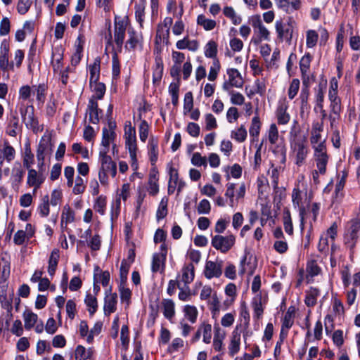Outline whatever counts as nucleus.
<instances>
[{
    "label": "nucleus",
    "instance_id": "obj_1",
    "mask_svg": "<svg viewBox=\"0 0 360 360\" xmlns=\"http://www.w3.org/2000/svg\"><path fill=\"white\" fill-rule=\"evenodd\" d=\"M128 26V20L127 19H120L117 20L115 18V25H114V35H113V41L112 37L109 30L108 37H105L107 39L108 45L112 46V42L114 41L116 45V49L114 51L121 52L122 49V45L124 43V40L125 39V32Z\"/></svg>",
    "mask_w": 360,
    "mask_h": 360
},
{
    "label": "nucleus",
    "instance_id": "obj_2",
    "mask_svg": "<svg viewBox=\"0 0 360 360\" xmlns=\"http://www.w3.org/2000/svg\"><path fill=\"white\" fill-rule=\"evenodd\" d=\"M313 158L315 161L317 169L312 173L314 180L319 178V174H323L326 171V166L329 160L326 144L314 146Z\"/></svg>",
    "mask_w": 360,
    "mask_h": 360
},
{
    "label": "nucleus",
    "instance_id": "obj_3",
    "mask_svg": "<svg viewBox=\"0 0 360 360\" xmlns=\"http://www.w3.org/2000/svg\"><path fill=\"white\" fill-rule=\"evenodd\" d=\"M250 23L253 28V36L251 42L255 45L259 44L262 41L270 40V32L264 25L259 15L252 16Z\"/></svg>",
    "mask_w": 360,
    "mask_h": 360
},
{
    "label": "nucleus",
    "instance_id": "obj_4",
    "mask_svg": "<svg viewBox=\"0 0 360 360\" xmlns=\"http://www.w3.org/2000/svg\"><path fill=\"white\" fill-rule=\"evenodd\" d=\"M236 243V236L233 234L227 236L216 235L212 237L211 244L221 253L228 252Z\"/></svg>",
    "mask_w": 360,
    "mask_h": 360
},
{
    "label": "nucleus",
    "instance_id": "obj_5",
    "mask_svg": "<svg viewBox=\"0 0 360 360\" xmlns=\"http://www.w3.org/2000/svg\"><path fill=\"white\" fill-rule=\"evenodd\" d=\"M20 113L22 120L27 129H32L34 133H37L41 130L38 120L34 115V110L32 105L21 106Z\"/></svg>",
    "mask_w": 360,
    "mask_h": 360
},
{
    "label": "nucleus",
    "instance_id": "obj_6",
    "mask_svg": "<svg viewBox=\"0 0 360 360\" xmlns=\"http://www.w3.org/2000/svg\"><path fill=\"white\" fill-rule=\"evenodd\" d=\"M291 148L295 156V164L298 166L302 165L309 154V148L307 141L304 139H297L291 143Z\"/></svg>",
    "mask_w": 360,
    "mask_h": 360
},
{
    "label": "nucleus",
    "instance_id": "obj_7",
    "mask_svg": "<svg viewBox=\"0 0 360 360\" xmlns=\"http://www.w3.org/2000/svg\"><path fill=\"white\" fill-rule=\"evenodd\" d=\"M294 21L290 18L287 22L283 20H277L275 23L276 32L278 38L281 41L290 42L292 38L294 31Z\"/></svg>",
    "mask_w": 360,
    "mask_h": 360
},
{
    "label": "nucleus",
    "instance_id": "obj_8",
    "mask_svg": "<svg viewBox=\"0 0 360 360\" xmlns=\"http://www.w3.org/2000/svg\"><path fill=\"white\" fill-rule=\"evenodd\" d=\"M223 266L224 261L219 258H217L215 261H207L203 271L205 277L207 279L219 278L223 273Z\"/></svg>",
    "mask_w": 360,
    "mask_h": 360
},
{
    "label": "nucleus",
    "instance_id": "obj_9",
    "mask_svg": "<svg viewBox=\"0 0 360 360\" xmlns=\"http://www.w3.org/2000/svg\"><path fill=\"white\" fill-rule=\"evenodd\" d=\"M311 60L312 56L309 53H305L300 59V69L302 83L312 82L315 80V77L309 73Z\"/></svg>",
    "mask_w": 360,
    "mask_h": 360
},
{
    "label": "nucleus",
    "instance_id": "obj_10",
    "mask_svg": "<svg viewBox=\"0 0 360 360\" xmlns=\"http://www.w3.org/2000/svg\"><path fill=\"white\" fill-rule=\"evenodd\" d=\"M20 127L18 113L16 110H11L6 116V134L12 137L17 136V130Z\"/></svg>",
    "mask_w": 360,
    "mask_h": 360
},
{
    "label": "nucleus",
    "instance_id": "obj_11",
    "mask_svg": "<svg viewBox=\"0 0 360 360\" xmlns=\"http://www.w3.org/2000/svg\"><path fill=\"white\" fill-rule=\"evenodd\" d=\"M103 111L98 108L97 101L94 98H91L86 109V114L89 115V121L90 123L96 124L100 122Z\"/></svg>",
    "mask_w": 360,
    "mask_h": 360
},
{
    "label": "nucleus",
    "instance_id": "obj_12",
    "mask_svg": "<svg viewBox=\"0 0 360 360\" xmlns=\"http://www.w3.org/2000/svg\"><path fill=\"white\" fill-rule=\"evenodd\" d=\"M229 82L223 84L222 88L225 91H229L231 86L241 87L243 81L240 73L237 69L231 68L227 70Z\"/></svg>",
    "mask_w": 360,
    "mask_h": 360
},
{
    "label": "nucleus",
    "instance_id": "obj_13",
    "mask_svg": "<svg viewBox=\"0 0 360 360\" xmlns=\"http://www.w3.org/2000/svg\"><path fill=\"white\" fill-rule=\"evenodd\" d=\"M241 339V330L240 326H236L234 330L231 333L230 338V342L228 347L229 354L231 356H233L240 350Z\"/></svg>",
    "mask_w": 360,
    "mask_h": 360
},
{
    "label": "nucleus",
    "instance_id": "obj_14",
    "mask_svg": "<svg viewBox=\"0 0 360 360\" xmlns=\"http://www.w3.org/2000/svg\"><path fill=\"white\" fill-rule=\"evenodd\" d=\"M311 82L302 83V88L299 96L300 101V115L302 116L304 113H309L310 105L309 103V87Z\"/></svg>",
    "mask_w": 360,
    "mask_h": 360
},
{
    "label": "nucleus",
    "instance_id": "obj_15",
    "mask_svg": "<svg viewBox=\"0 0 360 360\" xmlns=\"http://www.w3.org/2000/svg\"><path fill=\"white\" fill-rule=\"evenodd\" d=\"M212 325L207 322H202L198 327L195 336L193 338L194 341H197L200 339L201 335H202V341L206 344H210L212 340Z\"/></svg>",
    "mask_w": 360,
    "mask_h": 360
},
{
    "label": "nucleus",
    "instance_id": "obj_16",
    "mask_svg": "<svg viewBox=\"0 0 360 360\" xmlns=\"http://www.w3.org/2000/svg\"><path fill=\"white\" fill-rule=\"evenodd\" d=\"M117 294L111 292V288L105 292L104 298V313L105 315L109 316L110 314L115 311L117 309Z\"/></svg>",
    "mask_w": 360,
    "mask_h": 360
},
{
    "label": "nucleus",
    "instance_id": "obj_17",
    "mask_svg": "<svg viewBox=\"0 0 360 360\" xmlns=\"http://www.w3.org/2000/svg\"><path fill=\"white\" fill-rule=\"evenodd\" d=\"M251 307L253 310L254 320H260L263 316L264 311V303L263 302L262 297L260 293L257 294L252 298L251 301Z\"/></svg>",
    "mask_w": 360,
    "mask_h": 360
},
{
    "label": "nucleus",
    "instance_id": "obj_18",
    "mask_svg": "<svg viewBox=\"0 0 360 360\" xmlns=\"http://www.w3.org/2000/svg\"><path fill=\"white\" fill-rule=\"evenodd\" d=\"M307 189L305 181H299L293 189L292 193V200L295 205L298 207L302 204V200L304 195H307Z\"/></svg>",
    "mask_w": 360,
    "mask_h": 360
},
{
    "label": "nucleus",
    "instance_id": "obj_19",
    "mask_svg": "<svg viewBox=\"0 0 360 360\" xmlns=\"http://www.w3.org/2000/svg\"><path fill=\"white\" fill-rule=\"evenodd\" d=\"M288 105L285 101L279 102L276 111L277 122L278 124H286L290 119L289 113L287 112Z\"/></svg>",
    "mask_w": 360,
    "mask_h": 360
},
{
    "label": "nucleus",
    "instance_id": "obj_20",
    "mask_svg": "<svg viewBox=\"0 0 360 360\" xmlns=\"http://www.w3.org/2000/svg\"><path fill=\"white\" fill-rule=\"evenodd\" d=\"M165 252L154 253L152 257L151 271L153 273L163 272L165 268Z\"/></svg>",
    "mask_w": 360,
    "mask_h": 360
},
{
    "label": "nucleus",
    "instance_id": "obj_21",
    "mask_svg": "<svg viewBox=\"0 0 360 360\" xmlns=\"http://www.w3.org/2000/svg\"><path fill=\"white\" fill-rule=\"evenodd\" d=\"M277 6L290 13L300 8L301 0H275Z\"/></svg>",
    "mask_w": 360,
    "mask_h": 360
},
{
    "label": "nucleus",
    "instance_id": "obj_22",
    "mask_svg": "<svg viewBox=\"0 0 360 360\" xmlns=\"http://www.w3.org/2000/svg\"><path fill=\"white\" fill-rule=\"evenodd\" d=\"M13 294H11L8 296L6 295H0V303L1 307L6 310L8 319L6 321V324L8 326L9 321L13 318Z\"/></svg>",
    "mask_w": 360,
    "mask_h": 360
},
{
    "label": "nucleus",
    "instance_id": "obj_23",
    "mask_svg": "<svg viewBox=\"0 0 360 360\" xmlns=\"http://www.w3.org/2000/svg\"><path fill=\"white\" fill-rule=\"evenodd\" d=\"M181 276L179 281L184 285H188L193 282L195 276V268L193 264L190 263L184 266L181 269Z\"/></svg>",
    "mask_w": 360,
    "mask_h": 360
},
{
    "label": "nucleus",
    "instance_id": "obj_24",
    "mask_svg": "<svg viewBox=\"0 0 360 360\" xmlns=\"http://www.w3.org/2000/svg\"><path fill=\"white\" fill-rule=\"evenodd\" d=\"M160 307L164 316L172 320L175 316V304L171 299H163L160 302Z\"/></svg>",
    "mask_w": 360,
    "mask_h": 360
},
{
    "label": "nucleus",
    "instance_id": "obj_25",
    "mask_svg": "<svg viewBox=\"0 0 360 360\" xmlns=\"http://www.w3.org/2000/svg\"><path fill=\"white\" fill-rule=\"evenodd\" d=\"M129 184H124L121 190V193L119 194V198H117L115 202V205H112V216L117 217L120 213V198H122L123 200H126L129 195Z\"/></svg>",
    "mask_w": 360,
    "mask_h": 360
},
{
    "label": "nucleus",
    "instance_id": "obj_26",
    "mask_svg": "<svg viewBox=\"0 0 360 360\" xmlns=\"http://www.w3.org/2000/svg\"><path fill=\"white\" fill-rule=\"evenodd\" d=\"M360 231V219H354L351 220L350 226L347 233L346 240L350 239L353 245L355 244L359 238V232Z\"/></svg>",
    "mask_w": 360,
    "mask_h": 360
},
{
    "label": "nucleus",
    "instance_id": "obj_27",
    "mask_svg": "<svg viewBox=\"0 0 360 360\" xmlns=\"http://www.w3.org/2000/svg\"><path fill=\"white\" fill-rule=\"evenodd\" d=\"M117 172L116 165L112 162H110L109 165H101V170L99 171L98 176L99 179H113L115 177Z\"/></svg>",
    "mask_w": 360,
    "mask_h": 360
},
{
    "label": "nucleus",
    "instance_id": "obj_28",
    "mask_svg": "<svg viewBox=\"0 0 360 360\" xmlns=\"http://www.w3.org/2000/svg\"><path fill=\"white\" fill-rule=\"evenodd\" d=\"M148 155L150 158V160L152 162V165H155V163L158 160V139L156 137L150 136L148 145Z\"/></svg>",
    "mask_w": 360,
    "mask_h": 360
},
{
    "label": "nucleus",
    "instance_id": "obj_29",
    "mask_svg": "<svg viewBox=\"0 0 360 360\" xmlns=\"http://www.w3.org/2000/svg\"><path fill=\"white\" fill-rule=\"evenodd\" d=\"M214 332L213 347L216 351L219 352L223 347L225 333L219 326H216L214 327Z\"/></svg>",
    "mask_w": 360,
    "mask_h": 360
},
{
    "label": "nucleus",
    "instance_id": "obj_30",
    "mask_svg": "<svg viewBox=\"0 0 360 360\" xmlns=\"http://www.w3.org/2000/svg\"><path fill=\"white\" fill-rule=\"evenodd\" d=\"M198 25L202 27L205 31L213 30L217 26V21L207 18L205 15H198L196 20Z\"/></svg>",
    "mask_w": 360,
    "mask_h": 360
},
{
    "label": "nucleus",
    "instance_id": "obj_31",
    "mask_svg": "<svg viewBox=\"0 0 360 360\" xmlns=\"http://www.w3.org/2000/svg\"><path fill=\"white\" fill-rule=\"evenodd\" d=\"M47 86L44 84L32 86L33 94L36 95V98L39 105H43L46 96Z\"/></svg>",
    "mask_w": 360,
    "mask_h": 360
},
{
    "label": "nucleus",
    "instance_id": "obj_32",
    "mask_svg": "<svg viewBox=\"0 0 360 360\" xmlns=\"http://www.w3.org/2000/svg\"><path fill=\"white\" fill-rule=\"evenodd\" d=\"M320 295V290L314 287H311L307 291H306V296L304 300L305 304L311 307L316 305L317 298Z\"/></svg>",
    "mask_w": 360,
    "mask_h": 360
},
{
    "label": "nucleus",
    "instance_id": "obj_33",
    "mask_svg": "<svg viewBox=\"0 0 360 360\" xmlns=\"http://www.w3.org/2000/svg\"><path fill=\"white\" fill-rule=\"evenodd\" d=\"M3 155V158L0 157V165L3 163L4 159H6L8 162L12 161L15 158V150L13 146H11L8 141H5L3 146V148L0 150Z\"/></svg>",
    "mask_w": 360,
    "mask_h": 360
},
{
    "label": "nucleus",
    "instance_id": "obj_34",
    "mask_svg": "<svg viewBox=\"0 0 360 360\" xmlns=\"http://www.w3.org/2000/svg\"><path fill=\"white\" fill-rule=\"evenodd\" d=\"M51 132L46 131L41 138L37 148L47 152L52 151L53 145L51 142Z\"/></svg>",
    "mask_w": 360,
    "mask_h": 360
},
{
    "label": "nucleus",
    "instance_id": "obj_35",
    "mask_svg": "<svg viewBox=\"0 0 360 360\" xmlns=\"http://www.w3.org/2000/svg\"><path fill=\"white\" fill-rule=\"evenodd\" d=\"M231 138L238 143L244 142L248 136V132L244 124L231 131Z\"/></svg>",
    "mask_w": 360,
    "mask_h": 360
},
{
    "label": "nucleus",
    "instance_id": "obj_36",
    "mask_svg": "<svg viewBox=\"0 0 360 360\" xmlns=\"http://www.w3.org/2000/svg\"><path fill=\"white\" fill-rule=\"evenodd\" d=\"M247 255L245 254L240 261L238 273L243 276L246 272L249 275H252L255 271V265H252L250 262H247Z\"/></svg>",
    "mask_w": 360,
    "mask_h": 360
},
{
    "label": "nucleus",
    "instance_id": "obj_37",
    "mask_svg": "<svg viewBox=\"0 0 360 360\" xmlns=\"http://www.w3.org/2000/svg\"><path fill=\"white\" fill-rule=\"evenodd\" d=\"M24 326L26 330H30L38 321L37 314L30 311H26L23 313Z\"/></svg>",
    "mask_w": 360,
    "mask_h": 360
},
{
    "label": "nucleus",
    "instance_id": "obj_38",
    "mask_svg": "<svg viewBox=\"0 0 360 360\" xmlns=\"http://www.w3.org/2000/svg\"><path fill=\"white\" fill-rule=\"evenodd\" d=\"M58 259H59V251L57 249H54L51 252V255L49 257V259L48 273L51 276H53L56 272V267H57L58 263Z\"/></svg>",
    "mask_w": 360,
    "mask_h": 360
},
{
    "label": "nucleus",
    "instance_id": "obj_39",
    "mask_svg": "<svg viewBox=\"0 0 360 360\" xmlns=\"http://www.w3.org/2000/svg\"><path fill=\"white\" fill-rule=\"evenodd\" d=\"M227 179H238L241 176L242 167L238 164H234L231 167H224L223 168Z\"/></svg>",
    "mask_w": 360,
    "mask_h": 360
},
{
    "label": "nucleus",
    "instance_id": "obj_40",
    "mask_svg": "<svg viewBox=\"0 0 360 360\" xmlns=\"http://www.w3.org/2000/svg\"><path fill=\"white\" fill-rule=\"evenodd\" d=\"M183 312L184 316L191 323H194L197 321L198 311L193 305L187 304L184 307Z\"/></svg>",
    "mask_w": 360,
    "mask_h": 360
},
{
    "label": "nucleus",
    "instance_id": "obj_41",
    "mask_svg": "<svg viewBox=\"0 0 360 360\" xmlns=\"http://www.w3.org/2000/svg\"><path fill=\"white\" fill-rule=\"evenodd\" d=\"M325 86H326V84H319L318 87L314 89L315 90L314 101H315L316 108H318L319 109H322V107L323 105Z\"/></svg>",
    "mask_w": 360,
    "mask_h": 360
},
{
    "label": "nucleus",
    "instance_id": "obj_42",
    "mask_svg": "<svg viewBox=\"0 0 360 360\" xmlns=\"http://www.w3.org/2000/svg\"><path fill=\"white\" fill-rule=\"evenodd\" d=\"M125 146L126 148L129 150L130 158L132 162V165L136 164L137 162L136 159V151H137V146H136V139H126L125 140Z\"/></svg>",
    "mask_w": 360,
    "mask_h": 360
},
{
    "label": "nucleus",
    "instance_id": "obj_43",
    "mask_svg": "<svg viewBox=\"0 0 360 360\" xmlns=\"http://www.w3.org/2000/svg\"><path fill=\"white\" fill-rule=\"evenodd\" d=\"M115 131L107 130V128H103L102 131L101 148H106L109 150L110 141L115 139Z\"/></svg>",
    "mask_w": 360,
    "mask_h": 360
},
{
    "label": "nucleus",
    "instance_id": "obj_44",
    "mask_svg": "<svg viewBox=\"0 0 360 360\" xmlns=\"http://www.w3.org/2000/svg\"><path fill=\"white\" fill-rule=\"evenodd\" d=\"M49 197L48 195H44L38 205L37 212L41 217H46L49 214Z\"/></svg>",
    "mask_w": 360,
    "mask_h": 360
},
{
    "label": "nucleus",
    "instance_id": "obj_45",
    "mask_svg": "<svg viewBox=\"0 0 360 360\" xmlns=\"http://www.w3.org/2000/svg\"><path fill=\"white\" fill-rule=\"evenodd\" d=\"M204 53L207 58H217V44L213 40H210L205 46Z\"/></svg>",
    "mask_w": 360,
    "mask_h": 360
},
{
    "label": "nucleus",
    "instance_id": "obj_46",
    "mask_svg": "<svg viewBox=\"0 0 360 360\" xmlns=\"http://www.w3.org/2000/svg\"><path fill=\"white\" fill-rule=\"evenodd\" d=\"M84 302L88 307V311L91 315H93L97 310L98 302L95 295L87 293L84 300Z\"/></svg>",
    "mask_w": 360,
    "mask_h": 360
},
{
    "label": "nucleus",
    "instance_id": "obj_47",
    "mask_svg": "<svg viewBox=\"0 0 360 360\" xmlns=\"http://www.w3.org/2000/svg\"><path fill=\"white\" fill-rule=\"evenodd\" d=\"M75 221V212L69 205H65L63 208L61 214V224L63 223L69 224Z\"/></svg>",
    "mask_w": 360,
    "mask_h": 360
},
{
    "label": "nucleus",
    "instance_id": "obj_48",
    "mask_svg": "<svg viewBox=\"0 0 360 360\" xmlns=\"http://www.w3.org/2000/svg\"><path fill=\"white\" fill-rule=\"evenodd\" d=\"M224 15L232 21L234 25H239L242 22L240 16L237 15L235 10L231 6H225L223 9Z\"/></svg>",
    "mask_w": 360,
    "mask_h": 360
},
{
    "label": "nucleus",
    "instance_id": "obj_49",
    "mask_svg": "<svg viewBox=\"0 0 360 360\" xmlns=\"http://www.w3.org/2000/svg\"><path fill=\"white\" fill-rule=\"evenodd\" d=\"M319 39V34L314 30H309L306 32V46L311 49L316 46Z\"/></svg>",
    "mask_w": 360,
    "mask_h": 360
},
{
    "label": "nucleus",
    "instance_id": "obj_50",
    "mask_svg": "<svg viewBox=\"0 0 360 360\" xmlns=\"http://www.w3.org/2000/svg\"><path fill=\"white\" fill-rule=\"evenodd\" d=\"M300 229L301 231H303L304 225L309 222L310 224V221H311V224L313 222V214L307 212L304 207H300Z\"/></svg>",
    "mask_w": 360,
    "mask_h": 360
},
{
    "label": "nucleus",
    "instance_id": "obj_51",
    "mask_svg": "<svg viewBox=\"0 0 360 360\" xmlns=\"http://www.w3.org/2000/svg\"><path fill=\"white\" fill-rule=\"evenodd\" d=\"M63 54L60 52L53 53L51 64L55 73H58L63 69Z\"/></svg>",
    "mask_w": 360,
    "mask_h": 360
},
{
    "label": "nucleus",
    "instance_id": "obj_52",
    "mask_svg": "<svg viewBox=\"0 0 360 360\" xmlns=\"http://www.w3.org/2000/svg\"><path fill=\"white\" fill-rule=\"evenodd\" d=\"M261 125L259 116H255L252 119L251 125L249 129L250 135L253 138H257L259 135Z\"/></svg>",
    "mask_w": 360,
    "mask_h": 360
},
{
    "label": "nucleus",
    "instance_id": "obj_53",
    "mask_svg": "<svg viewBox=\"0 0 360 360\" xmlns=\"http://www.w3.org/2000/svg\"><path fill=\"white\" fill-rule=\"evenodd\" d=\"M221 65L218 58H214L212 60V65L210 66L209 74H208V79L210 81H214L218 75V73L220 70Z\"/></svg>",
    "mask_w": 360,
    "mask_h": 360
},
{
    "label": "nucleus",
    "instance_id": "obj_54",
    "mask_svg": "<svg viewBox=\"0 0 360 360\" xmlns=\"http://www.w3.org/2000/svg\"><path fill=\"white\" fill-rule=\"evenodd\" d=\"M128 34L129 39L125 47L129 49H134L140 42L139 37L134 30H129Z\"/></svg>",
    "mask_w": 360,
    "mask_h": 360
},
{
    "label": "nucleus",
    "instance_id": "obj_55",
    "mask_svg": "<svg viewBox=\"0 0 360 360\" xmlns=\"http://www.w3.org/2000/svg\"><path fill=\"white\" fill-rule=\"evenodd\" d=\"M112 74L113 79H117L120 74V65L117 51H113L112 56Z\"/></svg>",
    "mask_w": 360,
    "mask_h": 360
},
{
    "label": "nucleus",
    "instance_id": "obj_56",
    "mask_svg": "<svg viewBox=\"0 0 360 360\" xmlns=\"http://www.w3.org/2000/svg\"><path fill=\"white\" fill-rule=\"evenodd\" d=\"M94 89V95L91 98H94L96 101L97 99H101L105 93V86L103 83L95 82H93L91 86Z\"/></svg>",
    "mask_w": 360,
    "mask_h": 360
},
{
    "label": "nucleus",
    "instance_id": "obj_57",
    "mask_svg": "<svg viewBox=\"0 0 360 360\" xmlns=\"http://www.w3.org/2000/svg\"><path fill=\"white\" fill-rule=\"evenodd\" d=\"M179 82H172L169 86V93L172 96V103L174 105H176L179 103Z\"/></svg>",
    "mask_w": 360,
    "mask_h": 360
},
{
    "label": "nucleus",
    "instance_id": "obj_58",
    "mask_svg": "<svg viewBox=\"0 0 360 360\" xmlns=\"http://www.w3.org/2000/svg\"><path fill=\"white\" fill-rule=\"evenodd\" d=\"M100 65L99 62L97 63L95 62L92 65L89 67L90 73V86H92L93 82H98L99 78Z\"/></svg>",
    "mask_w": 360,
    "mask_h": 360
},
{
    "label": "nucleus",
    "instance_id": "obj_59",
    "mask_svg": "<svg viewBox=\"0 0 360 360\" xmlns=\"http://www.w3.org/2000/svg\"><path fill=\"white\" fill-rule=\"evenodd\" d=\"M178 288L180 290L178 295L180 300L187 302L191 300V293L188 285L178 284Z\"/></svg>",
    "mask_w": 360,
    "mask_h": 360
},
{
    "label": "nucleus",
    "instance_id": "obj_60",
    "mask_svg": "<svg viewBox=\"0 0 360 360\" xmlns=\"http://www.w3.org/2000/svg\"><path fill=\"white\" fill-rule=\"evenodd\" d=\"M283 226L285 231L289 234L292 235L293 233V226L290 213L288 210L285 211L283 214Z\"/></svg>",
    "mask_w": 360,
    "mask_h": 360
},
{
    "label": "nucleus",
    "instance_id": "obj_61",
    "mask_svg": "<svg viewBox=\"0 0 360 360\" xmlns=\"http://www.w3.org/2000/svg\"><path fill=\"white\" fill-rule=\"evenodd\" d=\"M106 207V198L103 195L98 196L94 205V210L100 213L101 215H103L105 212Z\"/></svg>",
    "mask_w": 360,
    "mask_h": 360
},
{
    "label": "nucleus",
    "instance_id": "obj_62",
    "mask_svg": "<svg viewBox=\"0 0 360 360\" xmlns=\"http://www.w3.org/2000/svg\"><path fill=\"white\" fill-rule=\"evenodd\" d=\"M268 140L271 144H275L278 139V130L276 124L273 123L270 125L267 131Z\"/></svg>",
    "mask_w": 360,
    "mask_h": 360
},
{
    "label": "nucleus",
    "instance_id": "obj_63",
    "mask_svg": "<svg viewBox=\"0 0 360 360\" xmlns=\"http://www.w3.org/2000/svg\"><path fill=\"white\" fill-rule=\"evenodd\" d=\"M300 80L298 79H293L290 84L288 95V98L292 100L295 96L297 94L299 89H300Z\"/></svg>",
    "mask_w": 360,
    "mask_h": 360
},
{
    "label": "nucleus",
    "instance_id": "obj_64",
    "mask_svg": "<svg viewBox=\"0 0 360 360\" xmlns=\"http://www.w3.org/2000/svg\"><path fill=\"white\" fill-rule=\"evenodd\" d=\"M34 0H19L17 11L20 15H25L30 9Z\"/></svg>",
    "mask_w": 360,
    "mask_h": 360
}]
</instances>
